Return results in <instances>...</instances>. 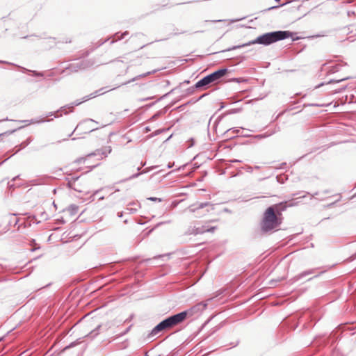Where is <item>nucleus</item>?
<instances>
[{
  "instance_id": "nucleus-1",
  "label": "nucleus",
  "mask_w": 356,
  "mask_h": 356,
  "mask_svg": "<svg viewBox=\"0 0 356 356\" xmlns=\"http://www.w3.org/2000/svg\"><path fill=\"white\" fill-rule=\"evenodd\" d=\"M201 304L196 305L188 310L172 316L159 323L152 331V334L156 335L158 332L171 328L183 322L188 316H191L200 310Z\"/></svg>"
},
{
  "instance_id": "nucleus-2",
  "label": "nucleus",
  "mask_w": 356,
  "mask_h": 356,
  "mask_svg": "<svg viewBox=\"0 0 356 356\" xmlns=\"http://www.w3.org/2000/svg\"><path fill=\"white\" fill-rule=\"evenodd\" d=\"M276 207H268L264 214L260 222V228L262 232H268L277 229L282 222V214L275 213Z\"/></svg>"
},
{
  "instance_id": "nucleus-3",
  "label": "nucleus",
  "mask_w": 356,
  "mask_h": 356,
  "mask_svg": "<svg viewBox=\"0 0 356 356\" xmlns=\"http://www.w3.org/2000/svg\"><path fill=\"white\" fill-rule=\"evenodd\" d=\"M291 36V33L289 31H275L266 33L257 38L255 41L252 42V44L259 43L266 45Z\"/></svg>"
},
{
  "instance_id": "nucleus-4",
  "label": "nucleus",
  "mask_w": 356,
  "mask_h": 356,
  "mask_svg": "<svg viewBox=\"0 0 356 356\" xmlns=\"http://www.w3.org/2000/svg\"><path fill=\"white\" fill-rule=\"evenodd\" d=\"M227 72V69H220L213 73L209 74V77L211 79L212 83L217 81L218 79L225 76Z\"/></svg>"
},
{
  "instance_id": "nucleus-5",
  "label": "nucleus",
  "mask_w": 356,
  "mask_h": 356,
  "mask_svg": "<svg viewBox=\"0 0 356 356\" xmlns=\"http://www.w3.org/2000/svg\"><path fill=\"white\" fill-rule=\"evenodd\" d=\"M210 83H212L211 79H210L209 76H207L197 81L195 84L196 88H201L205 86H207Z\"/></svg>"
},
{
  "instance_id": "nucleus-6",
  "label": "nucleus",
  "mask_w": 356,
  "mask_h": 356,
  "mask_svg": "<svg viewBox=\"0 0 356 356\" xmlns=\"http://www.w3.org/2000/svg\"><path fill=\"white\" fill-rule=\"evenodd\" d=\"M209 21H204L198 24L197 30H195L194 33H204L207 31V24Z\"/></svg>"
},
{
  "instance_id": "nucleus-7",
  "label": "nucleus",
  "mask_w": 356,
  "mask_h": 356,
  "mask_svg": "<svg viewBox=\"0 0 356 356\" xmlns=\"http://www.w3.org/2000/svg\"><path fill=\"white\" fill-rule=\"evenodd\" d=\"M272 207H276L275 213L278 214V212L282 213V211H284L286 208V202H280L279 204H276L273 205Z\"/></svg>"
},
{
  "instance_id": "nucleus-8",
  "label": "nucleus",
  "mask_w": 356,
  "mask_h": 356,
  "mask_svg": "<svg viewBox=\"0 0 356 356\" xmlns=\"http://www.w3.org/2000/svg\"><path fill=\"white\" fill-rule=\"evenodd\" d=\"M105 92H99V91H96L95 93L92 94L91 95H92L91 97H97L101 94H103Z\"/></svg>"
},
{
  "instance_id": "nucleus-9",
  "label": "nucleus",
  "mask_w": 356,
  "mask_h": 356,
  "mask_svg": "<svg viewBox=\"0 0 356 356\" xmlns=\"http://www.w3.org/2000/svg\"><path fill=\"white\" fill-rule=\"evenodd\" d=\"M209 202H206V203H202L199 207L197 209H200V208H203L204 207H207V206H209Z\"/></svg>"
},
{
  "instance_id": "nucleus-10",
  "label": "nucleus",
  "mask_w": 356,
  "mask_h": 356,
  "mask_svg": "<svg viewBox=\"0 0 356 356\" xmlns=\"http://www.w3.org/2000/svg\"><path fill=\"white\" fill-rule=\"evenodd\" d=\"M149 200H152V201H155V200H157V198H156V197H150V198H149Z\"/></svg>"
}]
</instances>
